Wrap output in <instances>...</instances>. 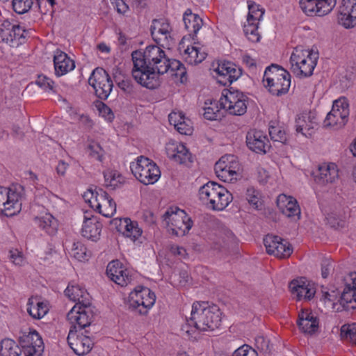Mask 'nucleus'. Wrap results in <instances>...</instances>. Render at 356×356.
I'll return each instance as SVG.
<instances>
[{
	"label": "nucleus",
	"instance_id": "obj_47",
	"mask_svg": "<svg viewBox=\"0 0 356 356\" xmlns=\"http://www.w3.org/2000/svg\"><path fill=\"white\" fill-rule=\"evenodd\" d=\"M20 348L15 341L4 339L0 342V356H19Z\"/></svg>",
	"mask_w": 356,
	"mask_h": 356
},
{
	"label": "nucleus",
	"instance_id": "obj_29",
	"mask_svg": "<svg viewBox=\"0 0 356 356\" xmlns=\"http://www.w3.org/2000/svg\"><path fill=\"white\" fill-rule=\"evenodd\" d=\"M102 227V224L97 216L85 213L80 234L84 238L96 242L100 239Z\"/></svg>",
	"mask_w": 356,
	"mask_h": 356
},
{
	"label": "nucleus",
	"instance_id": "obj_54",
	"mask_svg": "<svg viewBox=\"0 0 356 356\" xmlns=\"http://www.w3.org/2000/svg\"><path fill=\"white\" fill-rule=\"evenodd\" d=\"M99 115L104 119L106 122H111L114 119V113L112 110L104 103L98 102L96 104Z\"/></svg>",
	"mask_w": 356,
	"mask_h": 356
},
{
	"label": "nucleus",
	"instance_id": "obj_27",
	"mask_svg": "<svg viewBox=\"0 0 356 356\" xmlns=\"http://www.w3.org/2000/svg\"><path fill=\"white\" fill-rule=\"evenodd\" d=\"M0 36L3 41L11 47H18L24 42L26 31L19 25L13 24L8 20H4L1 25Z\"/></svg>",
	"mask_w": 356,
	"mask_h": 356
},
{
	"label": "nucleus",
	"instance_id": "obj_46",
	"mask_svg": "<svg viewBox=\"0 0 356 356\" xmlns=\"http://www.w3.org/2000/svg\"><path fill=\"white\" fill-rule=\"evenodd\" d=\"M248 14L246 22L259 24L263 19L265 13L264 9L259 4L251 1H248Z\"/></svg>",
	"mask_w": 356,
	"mask_h": 356
},
{
	"label": "nucleus",
	"instance_id": "obj_42",
	"mask_svg": "<svg viewBox=\"0 0 356 356\" xmlns=\"http://www.w3.org/2000/svg\"><path fill=\"white\" fill-rule=\"evenodd\" d=\"M69 254L71 257L78 261H88L90 257L91 252L88 250L86 246L80 241L74 242L72 245Z\"/></svg>",
	"mask_w": 356,
	"mask_h": 356
},
{
	"label": "nucleus",
	"instance_id": "obj_9",
	"mask_svg": "<svg viewBox=\"0 0 356 356\" xmlns=\"http://www.w3.org/2000/svg\"><path fill=\"white\" fill-rule=\"evenodd\" d=\"M154 291L147 286H137L128 295L127 304L129 308L140 316H147L156 303Z\"/></svg>",
	"mask_w": 356,
	"mask_h": 356
},
{
	"label": "nucleus",
	"instance_id": "obj_8",
	"mask_svg": "<svg viewBox=\"0 0 356 356\" xmlns=\"http://www.w3.org/2000/svg\"><path fill=\"white\" fill-rule=\"evenodd\" d=\"M163 222L168 233L176 236L188 234L193 225L189 215L178 207L168 209L163 215Z\"/></svg>",
	"mask_w": 356,
	"mask_h": 356
},
{
	"label": "nucleus",
	"instance_id": "obj_32",
	"mask_svg": "<svg viewBox=\"0 0 356 356\" xmlns=\"http://www.w3.org/2000/svg\"><path fill=\"white\" fill-rule=\"evenodd\" d=\"M248 147L257 154H266L270 147L266 134L259 130H250L246 136Z\"/></svg>",
	"mask_w": 356,
	"mask_h": 356
},
{
	"label": "nucleus",
	"instance_id": "obj_44",
	"mask_svg": "<svg viewBox=\"0 0 356 356\" xmlns=\"http://www.w3.org/2000/svg\"><path fill=\"white\" fill-rule=\"evenodd\" d=\"M183 21L187 30L196 33L202 27V19L195 13H193L190 9L185 11L183 16Z\"/></svg>",
	"mask_w": 356,
	"mask_h": 356
},
{
	"label": "nucleus",
	"instance_id": "obj_48",
	"mask_svg": "<svg viewBox=\"0 0 356 356\" xmlns=\"http://www.w3.org/2000/svg\"><path fill=\"white\" fill-rule=\"evenodd\" d=\"M331 110L333 111V113H339L348 118L350 114V104L348 98L341 96L334 100Z\"/></svg>",
	"mask_w": 356,
	"mask_h": 356
},
{
	"label": "nucleus",
	"instance_id": "obj_30",
	"mask_svg": "<svg viewBox=\"0 0 356 356\" xmlns=\"http://www.w3.org/2000/svg\"><path fill=\"white\" fill-rule=\"evenodd\" d=\"M319 318L316 312L309 309H302L298 313L297 325L305 334L312 335L318 332Z\"/></svg>",
	"mask_w": 356,
	"mask_h": 356
},
{
	"label": "nucleus",
	"instance_id": "obj_59",
	"mask_svg": "<svg viewBox=\"0 0 356 356\" xmlns=\"http://www.w3.org/2000/svg\"><path fill=\"white\" fill-rule=\"evenodd\" d=\"M44 198L47 200V203H49L53 207H56L62 202V200L57 195L53 194L49 191H47L44 194Z\"/></svg>",
	"mask_w": 356,
	"mask_h": 356
},
{
	"label": "nucleus",
	"instance_id": "obj_39",
	"mask_svg": "<svg viewBox=\"0 0 356 356\" xmlns=\"http://www.w3.org/2000/svg\"><path fill=\"white\" fill-rule=\"evenodd\" d=\"M26 306L28 314L36 320L42 319L49 310L47 302L43 301L38 297L30 298Z\"/></svg>",
	"mask_w": 356,
	"mask_h": 356
},
{
	"label": "nucleus",
	"instance_id": "obj_2",
	"mask_svg": "<svg viewBox=\"0 0 356 356\" xmlns=\"http://www.w3.org/2000/svg\"><path fill=\"white\" fill-rule=\"evenodd\" d=\"M222 313L216 306L207 302H194L191 317L186 319L181 327V331L187 338L197 340L200 332L212 331L218 328L221 322Z\"/></svg>",
	"mask_w": 356,
	"mask_h": 356
},
{
	"label": "nucleus",
	"instance_id": "obj_24",
	"mask_svg": "<svg viewBox=\"0 0 356 356\" xmlns=\"http://www.w3.org/2000/svg\"><path fill=\"white\" fill-rule=\"evenodd\" d=\"M311 176L320 185L334 184L339 179V169L335 163L323 162L311 172Z\"/></svg>",
	"mask_w": 356,
	"mask_h": 356
},
{
	"label": "nucleus",
	"instance_id": "obj_52",
	"mask_svg": "<svg viewBox=\"0 0 356 356\" xmlns=\"http://www.w3.org/2000/svg\"><path fill=\"white\" fill-rule=\"evenodd\" d=\"M257 178L261 184L274 185L277 183V179L274 175L264 168H258L257 170Z\"/></svg>",
	"mask_w": 356,
	"mask_h": 356
},
{
	"label": "nucleus",
	"instance_id": "obj_61",
	"mask_svg": "<svg viewBox=\"0 0 356 356\" xmlns=\"http://www.w3.org/2000/svg\"><path fill=\"white\" fill-rule=\"evenodd\" d=\"M112 5L120 14H124L127 12L129 7L123 0H117Z\"/></svg>",
	"mask_w": 356,
	"mask_h": 356
},
{
	"label": "nucleus",
	"instance_id": "obj_12",
	"mask_svg": "<svg viewBox=\"0 0 356 356\" xmlns=\"http://www.w3.org/2000/svg\"><path fill=\"white\" fill-rule=\"evenodd\" d=\"M83 197L89 206L102 216L110 218L116 212V204L113 199L104 190H88Z\"/></svg>",
	"mask_w": 356,
	"mask_h": 356
},
{
	"label": "nucleus",
	"instance_id": "obj_45",
	"mask_svg": "<svg viewBox=\"0 0 356 356\" xmlns=\"http://www.w3.org/2000/svg\"><path fill=\"white\" fill-rule=\"evenodd\" d=\"M348 118L339 113H333L330 111L324 120L323 125L327 128L338 129L343 127L347 122Z\"/></svg>",
	"mask_w": 356,
	"mask_h": 356
},
{
	"label": "nucleus",
	"instance_id": "obj_5",
	"mask_svg": "<svg viewBox=\"0 0 356 356\" xmlns=\"http://www.w3.org/2000/svg\"><path fill=\"white\" fill-rule=\"evenodd\" d=\"M130 170L135 179L145 186L153 185L161 177L159 166L152 159L139 156L130 163Z\"/></svg>",
	"mask_w": 356,
	"mask_h": 356
},
{
	"label": "nucleus",
	"instance_id": "obj_50",
	"mask_svg": "<svg viewBox=\"0 0 356 356\" xmlns=\"http://www.w3.org/2000/svg\"><path fill=\"white\" fill-rule=\"evenodd\" d=\"M259 24L247 22H245L244 24V33L247 38L252 42H257L259 41L260 35L258 32Z\"/></svg>",
	"mask_w": 356,
	"mask_h": 356
},
{
	"label": "nucleus",
	"instance_id": "obj_13",
	"mask_svg": "<svg viewBox=\"0 0 356 356\" xmlns=\"http://www.w3.org/2000/svg\"><path fill=\"white\" fill-rule=\"evenodd\" d=\"M211 74L217 82L222 86L232 84L242 75V69L235 63L222 60L212 64Z\"/></svg>",
	"mask_w": 356,
	"mask_h": 356
},
{
	"label": "nucleus",
	"instance_id": "obj_17",
	"mask_svg": "<svg viewBox=\"0 0 356 356\" xmlns=\"http://www.w3.org/2000/svg\"><path fill=\"white\" fill-rule=\"evenodd\" d=\"M22 209V195L15 188L0 186V212L6 216L17 214Z\"/></svg>",
	"mask_w": 356,
	"mask_h": 356
},
{
	"label": "nucleus",
	"instance_id": "obj_20",
	"mask_svg": "<svg viewBox=\"0 0 356 356\" xmlns=\"http://www.w3.org/2000/svg\"><path fill=\"white\" fill-rule=\"evenodd\" d=\"M337 0H299L301 10L307 16L324 17L334 10Z\"/></svg>",
	"mask_w": 356,
	"mask_h": 356
},
{
	"label": "nucleus",
	"instance_id": "obj_34",
	"mask_svg": "<svg viewBox=\"0 0 356 356\" xmlns=\"http://www.w3.org/2000/svg\"><path fill=\"white\" fill-rule=\"evenodd\" d=\"M279 211L285 216L291 218L300 215V208L298 201L291 195L280 194L276 200Z\"/></svg>",
	"mask_w": 356,
	"mask_h": 356
},
{
	"label": "nucleus",
	"instance_id": "obj_38",
	"mask_svg": "<svg viewBox=\"0 0 356 356\" xmlns=\"http://www.w3.org/2000/svg\"><path fill=\"white\" fill-rule=\"evenodd\" d=\"M64 293L70 300L74 302H89V293L85 287L78 282H70Z\"/></svg>",
	"mask_w": 356,
	"mask_h": 356
},
{
	"label": "nucleus",
	"instance_id": "obj_25",
	"mask_svg": "<svg viewBox=\"0 0 356 356\" xmlns=\"http://www.w3.org/2000/svg\"><path fill=\"white\" fill-rule=\"evenodd\" d=\"M264 243L266 252L277 258H288L293 252L291 244L278 236L272 234L266 236Z\"/></svg>",
	"mask_w": 356,
	"mask_h": 356
},
{
	"label": "nucleus",
	"instance_id": "obj_19",
	"mask_svg": "<svg viewBox=\"0 0 356 356\" xmlns=\"http://www.w3.org/2000/svg\"><path fill=\"white\" fill-rule=\"evenodd\" d=\"M168 159L179 165H188L193 161V157L187 146L182 142L170 139L164 147Z\"/></svg>",
	"mask_w": 356,
	"mask_h": 356
},
{
	"label": "nucleus",
	"instance_id": "obj_63",
	"mask_svg": "<svg viewBox=\"0 0 356 356\" xmlns=\"http://www.w3.org/2000/svg\"><path fill=\"white\" fill-rule=\"evenodd\" d=\"M76 122H78L81 125L86 127H90L92 124L91 120H90L88 116L84 115L83 113H81L80 115L78 116Z\"/></svg>",
	"mask_w": 356,
	"mask_h": 356
},
{
	"label": "nucleus",
	"instance_id": "obj_64",
	"mask_svg": "<svg viewBox=\"0 0 356 356\" xmlns=\"http://www.w3.org/2000/svg\"><path fill=\"white\" fill-rule=\"evenodd\" d=\"M331 269V262L329 259H326L322 264L321 274L323 277L325 278L329 275Z\"/></svg>",
	"mask_w": 356,
	"mask_h": 356
},
{
	"label": "nucleus",
	"instance_id": "obj_62",
	"mask_svg": "<svg viewBox=\"0 0 356 356\" xmlns=\"http://www.w3.org/2000/svg\"><path fill=\"white\" fill-rule=\"evenodd\" d=\"M69 167L68 163L63 161H59L56 168V171L59 176H64Z\"/></svg>",
	"mask_w": 356,
	"mask_h": 356
},
{
	"label": "nucleus",
	"instance_id": "obj_35",
	"mask_svg": "<svg viewBox=\"0 0 356 356\" xmlns=\"http://www.w3.org/2000/svg\"><path fill=\"white\" fill-rule=\"evenodd\" d=\"M54 64L55 73L58 76L66 74L75 67L74 61L60 50H56L54 52Z\"/></svg>",
	"mask_w": 356,
	"mask_h": 356
},
{
	"label": "nucleus",
	"instance_id": "obj_11",
	"mask_svg": "<svg viewBox=\"0 0 356 356\" xmlns=\"http://www.w3.org/2000/svg\"><path fill=\"white\" fill-rule=\"evenodd\" d=\"M214 170L217 177L224 182L234 184L243 177L240 163L232 154L221 156L216 163Z\"/></svg>",
	"mask_w": 356,
	"mask_h": 356
},
{
	"label": "nucleus",
	"instance_id": "obj_57",
	"mask_svg": "<svg viewBox=\"0 0 356 356\" xmlns=\"http://www.w3.org/2000/svg\"><path fill=\"white\" fill-rule=\"evenodd\" d=\"M232 356H258L257 353L252 347L244 344L237 348Z\"/></svg>",
	"mask_w": 356,
	"mask_h": 356
},
{
	"label": "nucleus",
	"instance_id": "obj_16",
	"mask_svg": "<svg viewBox=\"0 0 356 356\" xmlns=\"http://www.w3.org/2000/svg\"><path fill=\"white\" fill-rule=\"evenodd\" d=\"M111 224L124 238L134 243H143V230L136 220L127 217L115 218L111 220Z\"/></svg>",
	"mask_w": 356,
	"mask_h": 356
},
{
	"label": "nucleus",
	"instance_id": "obj_53",
	"mask_svg": "<svg viewBox=\"0 0 356 356\" xmlns=\"http://www.w3.org/2000/svg\"><path fill=\"white\" fill-rule=\"evenodd\" d=\"M341 336L351 343L356 345V323L341 326Z\"/></svg>",
	"mask_w": 356,
	"mask_h": 356
},
{
	"label": "nucleus",
	"instance_id": "obj_37",
	"mask_svg": "<svg viewBox=\"0 0 356 356\" xmlns=\"http://www.w3.org/2000/svg\"><path fill=\"white\" fill-rule=\"evenodd\" d=\"M114 144L108 140L97 141L91 140L87 145V152L89 156L99 161H103L105 155L112 149Z\"/></svg>",
	"mask_w": 356,
	"mask_h": 356
},
{
	"label": "nucleus",
	"instance_id": "obj_15",
	"mask_svg": "<svg viewBox=\"0 0 356 356\" xmlns=\"http://www.w3.org/2000/svg\"><path fill=\"white\" fill-rule=\"evenodd\" d=\"M93 308L90 302H76L67 312V321L76 330V327L83 329L90 326L94 321Z\"/></svg>",
	"mask_w": 356,
	"mask_h": 356
},
{
	"label": "nucleus",
	"instance_id": "obj_43",
	"mask_svg": "<svg viewBox=\"0 0 356 356\" xmlns=\"http://www.w3.org/2000/svg\"><path fill=\"white\" fill-rule=\"evenodd\" d=\"M104 178L105 186L111 189L118 188L125 182L122 174L115 170H106L104 172Z\"/></svg>",
	"mask_w": 356,
	"mask_h": 356
},
{
	"label": "nucleus",
	"instance_id": "obj_3",
	"mask_svg": "<svg viewBox=\"0 0 356 356\" xmlns=\"http://www.w3.org/2000/svg\"><path fill=\"white\" fill-rule=\"evenodd\" d=\"M322 300L328 309L334 312L356 309V273L349 274L340 295L334 291L326 292Z\"/></svg>",
	"mask_w": 356,
	"mask_h": 356
},
{
	"label": "nucleus",
	"instance_id": "obj_56",
	"mask_svg": "<svg viewBox=\"0 0 356 356\" xmlns=\"http://www.w3.org/2000/svg\"><path fill=\"white\" fill-rule=\"evenodd\" d=\"M35 83L42 90L45 91L52 90L54 88V83L49 78L44 75H40L38 76Z\"/></svg>",
	"mask_w": 356,
	"mask_h": 356
},
{
	"label": "nucleus",
	"instance_id": "obj_49",
	"mask_svg": "<svg viewBox=\"0 0 356 356\" xmlns=\"http://www.w3.org/2000/svg\"><path fill=\"white\" fill-rule=\"evenodd\" d=\"M245 199L249 204L254 209H259L262 204L261 194L254 187L247 188Z\"/></svg>",
	"mask_w": 356,
	"mask_h": 356
},
{
	"label": "nucleus",
	"instance_id": "obj_51",
	"mask_svg": "<svg viewBox=\"0 0 356 356\" xmlns=\"http://www.w3.org/2000/svg\"><path fill=\"white\" fill-rule=\"evenodd\" d=\"M269 134L271 139L274 141L285 143L287 141V134L282 126L275 125L269 128Z\"/></svg>",
	"mask_w": 356,
	"mask_h": 356
},
{
	"label": "nucleus",
	"instance_id": "obj_18",
	"mask_svg": "<svg viewBox=\"0 0 356 356\" xmlns=\"http://www.w3.org/2000/svg\"><path fill=\"white\" fill-rule=\"evenodd\" d=\"M151 34L153 40L163 47L170 48L175 43L173 28L167 19H156L152 21Z\"/></svg>",
	"mask_w": 356,
	"mask_h": 356
},
{
	"label": "nucleus",
	"instance_id": "obj_31",
	"mask_svg": "<svg viewBox=\"0 0 356 356\" xmlns=\"http://www.w3.org/2000/svg\"><path fill=\"white\" fill-rule=\"evenodd\" d=\"M106 274L113 282L121 286H127L131 280L129 270L119 260L108 263Z\"/></svg>",
	"mask_w": 356,
	"mask_h": 356
},
{
	"label": "nucleus",
	"instance_id": "obj_26",
	"mask_svg": "<svg viewBox=\"0 0 356 356\" xmlns=\"http://www.w3.org/2000/svg\"><path fill=\"white\" fill-rule=\"evenodd\" d=\"M291 294L298 300H310L316 292L315 283L305 277H300L292 280L289 284Z\"/></svg>",
	"mask_w": 356,
	"mask_h": 356
},
{
	"label": "nucleus",
	"instance_id": "obj_10",
	"mask_svg": "<svg viewBox=\"0 0 356 356\" xmlns=\"http://www.w3.org/2000/svg\"><path fill=\"white\" fill-rule=\"evenodd\" d=\"M220 104L227 114L242 116L247 112L248 97L243 92L232 88L222 92Z\"/></svg>",
	"mask_w": 356,
	"mask_h": 356
},
{
	"label": "nucleus",
	"instance_id": "obj_36",
	"mask_svg": "<svg viewBox=\"0 0 356 356\" xmlns=\"http://www.w3.org/2000/svg\"><path fill=\"white\" fill-rule=\"evenodd\" d=\"M169 122L181 134L191 135L193 131L191 120L181 111H173L169 114Z\"/></svg>",
	"mask_w": 356,
	"mask_h": 356
},
{
	"label": "nucleus",
	"instance_id": "obj_14",
	"mask_svg": "<svg viewBox=\"0 0 356 356\" xmlns=\"http://www.w3.org/2000/svg\"><path fill=\"white\" fill-rule=\"evenodd\" d=\"M178 49L183 60L191 65L201 63L207 56L204 46L200 42H193L191 35L183 37Z\"/></svg>",
	"mask_w": 356,
	"mask_h": 356
},
{
	"label": "nucleus",
	"instance_id": "obj_4",
	"mask_svg": "<svg viewBox=\"0 0 356 356\" xmlns=\"http://www.w3.org/2000/svg\"><path fill=\"white\" fill-rule=\"evenodd\" d=\"M199 199L208 209L221 211L233 200L232 194L222 185L209 181L199 189Z\"/></svg>",
	"mask_w": 356,
	"mask_h": 356
},
{
	"label": "nucleus",
	"instance_id": "obj_1",
	"mask_svg": "<svg viewBox=\"0 0 356 356\" xmlns=\"http://www.w3.org/2000/svg\"><path fill=\"white\" fill-rule=\"evenodd\" d=\"M132 76L137 83L149 89L159 86V75L170 73L175 81L185 83L186 70L179 60L168 58L159 46L149 45L143 51L132 53Z\"/></svg>",
	"mask_w": 356,
	"mask_h": 356
},
{
	"label": "nucleus",
	"instance_id": "obj_58",
	"mask_svg": "<svg viewBox=\"0 0 356 356\" xmlns=\"http://www.w3.org/2000/svg\"><path fill=\"white\" fill-rule=\"evenodd\" d=\"M9 257L11 262L17 266H22L24 262L22 253L17 249L9 252Z\"/></svg>",
	"mask_w": 356,
	"mask_h": 356
},
{
	"label": "nucleus",
	"instance_id": "obj_40",
	"mask_svg": "<svg viewBox=\"0 0 356 356\" xmlns=\"http://www.w3.org/2000/svg\"><path fill=\"white\" fill-rule=\"evenodd\" d=\"M35 223L47 233L53 234L58 229L57 220L49 213L40 214L35 218Z\"/></svg>",
	"mask_w": 356,
	"mask_h": 356
},
{
	"label": "nucleus",
	"instance_id": "obj_7",
	"mask_svg": "<svg viewBox=\"0 0 356 356\" xmlns=\"http://www.w3.org/2000/svg\"><path fill=\"white\" fill-rule=\"evenodd\" d=\"M263 83L271 95L281 96L287 93L289 90L291 75L284 68L272 65L264 71Z\"/></svg>",
	"mask_w": 356,
	"mask_h": 356
},
{
	"label": "nucleus",
	"instance_id": "obj_22",
	"mask_svg": "<svg viewBox=\"0 0 356 356\" xmlns=\"http://www.w3.org/2000/svg\"><path fill=\"white\" fill-rule=\"evenodd\" d=\"M337 22L346 29L356 26V0H341L337 10Z\"/></svg>",
	"mask_w": 356,
	"mask_h": 356
},
{
	"label": "nucleus",
	"instance_id": "obj_6",
	"mask_svg": "<svg viewBox=\"0 0 356 356\" xmlns=\"http://www.w3.org/2000/svg\"><path fill=\"white\" fill-rule=\"evenodd\" d=\"M318 54L309 49L296 47L290 57L292 72L298 77H307L313 74L317 64Z\"/></svg>",
	"mask_w": 356,
	"mask_h": 356
},
{
	"label": "nucleus",
	"instance_id": "obj_28",
	"mask_svg": "<svg viewBox=\"0 0 356 356\" xmlns=\"http://www.w3.org/2000/svg\"><path fill=\"white\" fill-rule=\"evenodd\" d=\"M67 342L74 353L79 356L90 353L93 346L92 339L85 335L82 330H70L67 336Z\"/></svg>",
	"mask_w": 356,
	"mask_h": 356
},
{
	"label": "nucleus",
	"instance_id": "obj_33",
	"mask_svg": "<svg viewBox=\"0 0 356 356\" xmlns=\"http://www.w3.org/2000/svg\"><path fill=\"white\" fill-rule=\"evenodd\" d=\"M296 131L305 137H310L317 125L315 116L309 111L298 113L296 118Z\"/></svg>",
	"mask_w": 356,
	"mask_h": 356
},
{
	"label": "nucleus",
	"instance_id": "obj_41",
	"mask_svg": "<svg viewBox=\"0 0 356 356\" xmlns=\"http://www.w3.org/2000/svg\"><path fill=\"white\" fill-rule=\"evenodd\" d=\"M204 117L209 120H216L222 116V106L218 101L208 99L204 102Z\"/></svg>",
	"mask_w": 356,
	"mask_h": 356
},
{
	"label": "nucleus",
	"instance_id": "obj_21",
	"mask_svg": "<svg viewBox=\"0 0 356 356\" xmlns=\"http://www.w3.org/2000/svg\"><path fill=\"white\" fill-rule=\"evenodd\" d=\"M88 82L100 99H107L112 91L113 81L102 68L95 69L90 76Z\"/></svg>",
	"mask_w": 356,
	"mask_h": 356
},
{
	"label": "nucleus",
	"instance_id": "obj_60",
	"mask_svg": "<svg viewBox=\"0 0 356 356\" xmlns=\"http://www.w3.org/2000/svg\"><path fill=\"white\" fill-rule=\"evenodd\" d=\"M170 252L175 256H178L180 259H185L187 256L186 250L181 246L172 245Z\"/></svg>",
	"mask_w": 356,
	"mask_h": 356
},
{
	"label": "nucleus",
	"instance_id": "obj_23",
	"mask_svg": "<svg viewBox=\"0 0 356 356\" xmlns=\"http://www.w3.org/2000/svg\"><path fill=\"white\" fill-rule=\"evenodd\" d=\"M25 356H42L44 343L40 334L35 330L24 333L19 339Z\"/></svg>",
	"mask_w": 356,
	"mask_h": 356
},
{
	"label": "nucleus",
	"instance_id": "obj_55",
	"mask_svg": "<svg viewBox=\"0 0 356 356\" xmlns=\"http://www.w3.org/2000/svg\"><path fill=\"white\" fill-rule=\"evenodd\" d=\"M33 5L32 0H13V10L18 14H24L29 11Z\"/></svg>",
	"mask_w": 356,
	"mask_h": 356
}]
</instances>
